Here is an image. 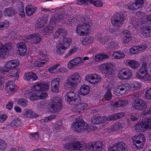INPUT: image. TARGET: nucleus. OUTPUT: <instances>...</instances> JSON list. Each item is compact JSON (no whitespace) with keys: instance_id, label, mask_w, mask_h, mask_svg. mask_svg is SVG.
<instances>
[{"instance_id":"1","label":"nucleus","mask_w":151,"mask_h":151,"mask_svg":"<svg viewBox=\"0 0 151 151\" xmlns=\"http://www.w3.org/2000/svg\"><path fill=\"white\" fill-rule=\"evenodd\" d=\"M67 31L63 28L59 29L57 30L55 32L54 37L55 38H57L61 35V40H60L59 45H57L56 52L59 55L63 54L65 50L69 46V42L70 39L67 38L66 36L67 34Z\"/></svg>"},{"instance_id":"2","label":"nucleus","mask_w":151,"mask_h":151,"mask_svg":"<svg viewBox=\"0 0 151 151\" xmlns=\"http://www.w3.org/2000/svg\"><path fill=\"white\" fill-rule=\"evenodd\" d=\"M72 142L73 148L76 150H83L86 149V151H101L102 149L103 144L99 141L88 145L83 142L81 143L78 141Z\"/></svg>"},{"instance_id":"3","label":"nucleus","mask_w":151,"mask_h":151,"mask_svg":"<svg viewBox=\"0 0 151 151\" xmlns=\"http://www.w3.org/2000/svg\"><path fill=\"white\" fill-rule=\"evenodd\" d=\"M124 113L122 112L114 114L109 116L106 117H93L91 119V122L93 124H99L106 122V121H113L122 118L124 116Z\"/></svg>"},{"instance_id":"4","label":"nucleus","mask_w":151,"mask_h":151,"mask_svg":"<svg viewBox=\"0 0 151 151\" xmlns=\"http://www.w3.org/2000/svg\"><path fill=\"white\" fill-rule=\"evenodd\" d=\"M72 126L73 130L79 133L83 132L88 133L90 130L88 125L79 118L76 119L75 122L73 123Z\"/></svg>"},{"instance_id":"5","label":"nucleus","mask_w":151,"mask_h":151,"mask_svg":"<svg viewBox=\"0 0 151 151\" xmlns=\"http://www.w3.org/2000/svg\"><path fill=\"white\" fill-rule=\"evenodd\" d=\"M114 66L112 63H106L101 64L99 66L102 73L106 77H112L115 73L113 70Z\"/></svg>"},{"instance_id":"6","label":"nucleus","mask_w":151,"mask_h":151,"mask_svg":"<svg viewBox=\"0 0 151 151\" xmlns=\"http://www.w3.org/2000/svg\"><path fill=\"white\" fill-rule=\"evenodd\" d=\"M34 88L39 93V98L41 99H45L47 96V93L45 92H42L43 91H46L49 88V86L48 83H40L33 86Z\"/></svg>"},{"instance_id":"7","label":"nucleus","mask_w":151,"mask_h":151,"mask_svg":"<svg viewBox=\"0 0 151 151\" xmlns=\"http://www.w3.org/2000/svg\"><path fill=\"white\" fill-rule=\"evenodd\" d=\"M111 23L115 27H122L124 21V15L121 13H116L111 18Z\"/></svg>"},{"instance_id":"8","label":"nucleus","mask_w":151,"mask_h":151,"mask_svg":"<svg viewBox=\"0 0 151 151\" xmlns=\"http://www.w3.org/2000/svg\"><path fill=\"white\" fill-rule=\"evenodd\" d=\"M81 77L77 72L69 76L67 79V85L71 87L76 86L81 81Z\"/></svg>"},{"instance_id":"9","label":"nucleus","mask_w":151,"mask_h":151,"mask_svg":"<svg viewBox=\"0 0 151 151\" xmlns=\"http://www.w3.org/2000/svg\"><path fill=\"white\" fill-rule=\"evenodd\" d=\"M62 101L61 98L56 96L53 98L50 105L51 111L53 112H58L62 109Z\"/></svg>"},{"instance_id":"10","label":"nucleus","mask_w":151,"mask_h":151,"mask_svg":"<svg viewBox=\"0 0 151 151\" xmlns=\"http://www.w3.org/2000/svg\"><path fill=\"white\" fill-rule=\"evenodd\" d=\"M90 28L89 24L84 23L82 24H79L77 26L76 32L78 35L83 36L89 33Z\"/></svg>"},{"instance_id":"11","label":"nucleus","mask_w":151,"mask_h":151,"mask_svg":"<svg viewBox=\"0 0 151 151\" xmlns=\"http://www.w3.org/2000/svg\"><path fill=\"white\" fill-rule=\"evenodd\" d=\"M132 106L134 109L141 111L146 109L147 106V104L142 99L137 98L132 103Z\"/></svg>"},{"instance_id":"12","label":"nucleus","mask_w":151,"mask_h":151,"mask_svg":"<svg viewBox=\"0 0 151 151\" xmlns=\"http://www.w3.org/2000/svg\"><path fill=\"white\" fill-rule=\"evenodd\" d=\"M133 141V144L137 149L142 148L143 146V143L145 140V138L144 135L139 134L138 135H135L132 138Z\"/></svg>"},{"instance_id":"13","label":"nucleus","mask_w":151,"mask_h":151,"mask_svg":"<svg viewBox=\"0 0 151 151\" xmlns=\"http://www.w3.org/2000/svg\"><path fill=\"white\" fill-rule=\"evenodd\" d=\"M132 75V70L127 68H125L119 71L118 74V77L122 80L129 79Z\"/></svg>"},{"instance_id":"14","label":"nucleus","mask_w":151,"mask_h":151,"mask_svg":"<svg viewBox=\"0 0 151 151\" xmlns=\"http://www.w3.org/2000/svg\"><path fill=\"white\" fill-rule=\"evenodd\" d=\"M65 98L67 101L70 104H73L75 102H78L80 100V98L78 95L71 91L68 92Z\"/></svg>"},{"instance_id":"15","label":"nucleus","mask_w":151,"mask_h":151,"mask_svg":"<svg viewBox=\"0 0 151 151\" xmlns=\"http://www.w3.org/2000/svg\"><path fill=\"white\" fill-rule=\"evenodd\" d=\"M86 78L87 81L93 84L98 83L101 81L100 76L95 74L87 75L86 76Z\"/></svg>"},{"instance_id":"16","label":"nucleus","mask_w":151,"mask_h":151,"mask_svg":"<svg viewBox=\"0 0 151 151\" xmlns=\"http://www.w3.org/2000/svg\"><path fill=\"white\" fill-rule=\"evenodd\" d=\"M68 16V15L66 14L55 13L52 16L50 20V22L52 24H55L59 22L62 19H66Z\"/></svg>"},{"instance_id":"17","label":"nucleus","mask_w":151,"mask_h":151,"mask_svg":"<svg viewBox=\"0 0 151 151\" xmlns=\"http://www.w3.org/2000/svg\"><path fill=\"white\" fill-rule=\"evenodd\" d=\"M83 61L81 58L77 57L70 60L68 63V66L70 69H73L76 68V66Z\"/></svg>"},{"instance_id":"18","label":"nucleus","mask_w":151,"mask_h":151,"mask_svg":"<svg viewBox=\"0 0 151 151\" xmlns=\"http://www.w3.org/2000/svg\"><path fill=\"white\" fill-rule=\"evenodd\" d=\"M143 3V0H136L135 3H133L131 4H128L127 6L129 9L134 10L141 7Z\"/></svg>"},{"instance_id":"19","label":"nucleus","mask_w":151,"mask_h":151,"mask_svg":"<svg viewBox=\"0 0 151 151\" xmlns=\"http://www.w3.org/2000/svg\"><path fill=\"white\" fill-rule=\"evenodd\" d=\"M60 81L59 79H55L51 81V89L52 92L56 93L58 92Z\"/></svg>"},{"instance_id":"20","label":"nucleus","mask_w":151,"mask_h":151,"mask_svg":"<svg viewBox=\"0 0 151 151\" xmlns=\"http://www.w3.org/2000/svg\"><path fill=\"white\" fill-rule=\"evenodd\" d=\"M6 89L8 91L14 92L17 90L16 86L14 82L9 81L6 83Z\"/></svg>"},{"instance_id":"21","label":"nucleus","mask_w":151,"mask_h":151,"mask_svg":"<svg viewBox=\"0 0 151 151\" xmlns=\"http://www.w3.org/2000/svg\"><path fill=\"white\" fill-rule=\"evenodd\" d=\"M141 34L145 37H151V27L145 26L141 29Z\"/></svg>"},{"instance_id":"22","label":"nucleus","mask_w":151,"mask_h":151,"mask_svg":"<svg viewBox=\"0 0 151 151\" xmlns=\"http://www.w3.org/2000/svg\"><path fill=\"white\" fill-rule=\"evenodd\" d=\"M47 21V19L45 17H42L39 18L36 22V27L39 28L43 27L46 24Z\"/></svg>"},{"instance_id":"23","label":"nucleus","mask_w":151,"mask_h":151,"mask_svg":"<svg viewBox=\"0 0 151 151\" xmlns=\"http://www.w3.org/2000/svg\"><path fill=\"white\" fill-rule=\"evenodd\" d=\"M146 127L144 122H141L138 123L134 127L137 132H145L147 129Z\"/></svg>"},{"instance_id":"24","label":"nucleus","mask_w":151,"mask_h":151,"mask_svg":"<svg viewBox=\"0 0 151 151\" xmlns=\"http://www.w3.org/2000/svg\"><path fill=\"white\" fill-rule=\"evenodd\" d=\"M126 64L134 69H137L139 65L138 61L134 60L129 59L126 60Z\"/></svg>"},{"instance_id":"25","label":"nucleus","mask_w":151,"mask_h":151,"mask_svg":"<svg viewBox=\"0 0 151 151\" xmlns=\"http://www.w3.org/2000/svg\"><path fill=\"white\" fill-rule=\"evenodd\" d=\"M37 9V7L31 4L27 5L26 7V13L27 16H30L32 15Z\"/></svg>"},{"instance_id":"26","label":"nucleus","mask_w":151,"mask_h":151,"mask_svg":"<svg viewBox=\"0 0 151 151\" xmlns=\"http://www.w3.org/2000/svg\"><path fill=\"white\" fill-rule=\"evenodd\" d=\"M37 76L36 74L32 72H31L25 74L24 79L28 81L30 80L35 81L37 79Z\"/></svg>"},{"instance_id":"27","label":"nucleus","mask_w":151,"mask_h":151,"mask_svg":"<svg viewBox=\"0 0 151 151\" xmlns=\"http://www.w3.org/2000/svg\"><path fill=\"white\" fill-rule=\"evenodd\" d=\"M147 47L146 46L144 48H143L142 45L141 47L139 46H133L130 49L129 52L132 54H137L143 49H145Z\"/></svg>"},{"instance_id":"28","label":"nucleus","mask_w":151,"mask_h":151,"mask_svg":"<svg viewBox=\"0 0 151 151\" xmlns=\"http://www.w3.org/2000/svg\"><path fill=\"white\" fill-rule=\"evenodd\" d=\"M4 11V15L9 17L14 16L17 14V12L12 8L6 9Z\"/></svg>"},{"instance_id":"29","label":"nucleus","mask_w":151,"mask_h":151,"mask_svg":"<svg viewBox=\"0 0 151 151\" xmlns=\"http://www.w3.org/2000/svg\"><path fill=\"white\" fill-rule=\"evenodd\" d=\"M128 104V101L127 100H120L111 104V105L115 107H119L125 106Z\"/></svg>"},{"instance_id":"30","label":"nucleus","mask_w":151,"mask_h":151,"mask_svg":"<svg viewBox=\"0 0 151 151\" xmlns=\"http://www.w3.org/2000/svg\"><path fill=\"white\" fill-rule=\"evenodd\" d=\"M24 116L26 118H34L37 116V114H35L31 110L26 109L24 114Z\"/></svg>"},{"instance_id":"31","label":"nucleus","mask_w":151,"mask_h":151,"mask_svg":"<svg viewBox=\"0 0 151 151\" xmlns=\"http://www.w3.org/2000/svg\"><path fill=\"white\" fill-rule=\"evenodd\" d=\"M16 6L18 9L19 13L20 15L22 17H24L25 15L24 10V5L22 2L21 1L19 2L17 4Z\"/></svg>"},{"instance_id":"32","label":"nucleus","mask_w":151,"mask_h":151,"mask_svg":"<svg viewBox=\"0 0 151 151\" xmlns=\"http://www.w3.org/2000/svg\"><path fill=\"white\" fill-rule=\"evenodd\" d=\"M18 50L20 55H25L27 51L26 46L23 43H20L18 46Z\"/></svg>"},{"instance_id":"33","label":"nucleus","mask_w":151,"mask_h":151,"mask_svg":"<svg viewBox=\"0 0 151 151\" xmlns=\"http://www.w3.org/2000/svg\"><path fill=\"white\" fill-rule=\"evenodd\" d=\"M32 90H33V93H31L30 94L29 99L32 101H35L38 99L39 95V93L38 91L34 88V87L33 86Z\"/></svg>"},{"instance_id":"34","label":"nucleus","mask_w":151,"mask_h":151,"mask_svg":"<svg viewBox=\"0 0 151 151\" xmlns=\"http://www.w3.org/2000/svg\"><path fill=\"white\" fill-rule=\"evenodd\" d=\"M29 37L31 38L33 43L36 44L41 41V38L40 36L37 34H34L29 35Z\"/></svg>"},{"instance_id":"35","label":"nucleus","mask_w":151,"mask_h":151,"mask_svg":"<svg viewBox=\"0 0 151 151\" xmlns=\"http://www.w3.org/2000/svg\"><path fill=\"white\" fill-rule=\"evenodd\" d=\"M94 41V39L93 37H87L83 39L82 38L81 40L83 45L86 46L90 45L93 43Z\"/></svg>"},{"instance_id":"36","label":"nucleus","mask_w":151,"mask_h":151,"mask_svg":"<svg viewBox=\"0 0 151 151\" xmlns=\"http://www.w3.org/2000/svg\"><path fill=\"white\" fill-rule=\"evenodd\" d=\"M90 87L85 85H82L80 89L81 94L82 95L87 94L89 91Z\"/></svg>"},{"instance_id":"37","label":"nucleus","mask_w":151,"mask_h":151,"mask_svg":"<svg viewBox=\"0 0 151 151\" xmlns=\"http://www.w3.org/2000/svg\"><path fill=\"white\" fill-rule=\"evenodd\" d=\"M7 47V49L3 48L0 50V58H4L8 51L11 49V45Z\"/></svg>"},{"instance_id":"38","label":"nucleus","mask_w":151,"mask_h":151,"mask_svg":"<svg viewBox=\"0 0 151 151\" xmlns=\"http://www.w3.org/2000/svg\"><path fill=\"white\" fill-rule=\"evenodd\" d=\"M123 35L124 42L127 43L131 40L132 38L130 37V32L129 31H124L123 32Z\"/></svg>"},{"instance_id":"39","label":"nucleus","mask_w":151,"mask_h":151,"mask_svg":"<svg viewBox=\"0 0 151 151\" xmlns=\"http://www.w3.org/2000/svg\"><path fill=\"white\" fill-rule=\"evenodd\" d=\"M147 72L144 70L140 69L139 70L136 72V76L139 79H142L146 74Z\"/></svg>"},{"instance_id":"40","label":"nucleus","mask_w":151,"mask_h":151,"mask_svg":"<svg viewBox=\"0 0 151 151\" xmlns=\"http://www.w3.org/2000/svg\"><path fill=\"white\" fill-rule=\"evenodd\" d=\"M109 58V56L107 55L98 54L95 56L94 59L96 62L100 61Z\"/></svg>"},{"instance_id":"41","label":"nucleus","mask_w":151,"mask_h":151,"mask_svg":"<svg viewBox=\"0 0 151 151\" xmlns=\"http://www.w3.org/2000/svg\"><path fill=\"white\" fill-rule=\"evenodd\" d=\"M113 55L116 59H120L124 58L125 56L124 53L121 51H116L114 52Z\"/></svg>"},{"instance_id":"42","label":"nucleus","mask_w":151,"mask_h":151,"mask_svg":"<svg viewBox=\"0 0 151 151\" xmlns=\"http://www.w3.org/2000/svg\"><path fill=\"white\" fill-rule=\"evenodd\" d=\"M21 125L22 124L20 120L17 118L14 119L13 121L11 122L10 124V125L12 127L21 126Z\"/></svg>"},{"instance_id":"43","label":"nucleus","mask_w":151,"mask_h":151,"mask_svg":"<svg viewBox=\"0 0 151 151\" xmlns=\"http://www.w3.org/2000/svg\"><path fill=\"white\" fill-rule=\"evenodd\" d=\"M27 101L25 99H20L17 101V104L22 107H25L27 105Z\"/></svg>"},{"instance_id":"44","label":"nucleus","mask_w":151,"mask_h":151,"mask_svg":"<svg viewBox=\"0 0 151 151\" xmlns=\"http://www.w3.org/2000/svg\"><path fill=\"white\" fill-rule=\"evenodd\" d=\"M122 127L121 123L116 122L115 123L113 126L111 127V131H116Z\"/></svg>"},{"instance_id":"45","label":"nucleus","mask_w":151,"mask_h":151,"mask_svg":"<svg viewBox=\"0 0 151 151\" xmlns=\"http://www.w3.org/2000/svg\"><path fill=\"white\" fill-rule=\"evenodd\" d=\"M62 122L61 121H59L57 122L56 124L54 125L53 127L54 131H59L61 128L62 126Z\"/></svg>"},{"instance_id":"46","label":"nucleus","mask_w":151,"mask_h":151,"mask_svg":"<svg viewBox=\"0 0 151 151\" xmlns=\"http://www.w3.org/2000/svg\"><path fill=\"white\" fill-rule=\"evenodd\" d=\"M53 30V27L51 26H48L47 27L44 28L43 30V33L44 35H50L52 32Z\"/></svg>"},{"instance_id":"47","label":"nucleus","mask_w":151,"mask_h":151,"mask_svg":"<svg viewBox=\"0 0 151 151\" xmlns=\"http://www.w3.org/2000/svg\"><path fill=\"white\" fill-rule=\"evenodd\" d=\"M120 143H115L113 146L110 147L108 149V151H118L119 150Z\"/></svg>"},{"instance_id":"48","label":"nucleus","mask_w":151,"mask_h":151,"mask_svg":"<svg viewBox=\"0 0 151 151\" xmlns=\"http://www.w3.org/2000/svg\"><path fill=\"white\" fill-rule=\"evenodd\" d=\"M92 0H77L76 3L77 4L80 5L88 4V3L91 2Z\"/></svg>"},{"instance_id":"49","label":"nucleus","mask_w":151,"mask_h":151,"mask_svg":"<svg viewBox=\"0 0 151 151\" xmlns=\"http://www.w3.org/2000/svg\"><path fill=\"white\" fill-rule=\"evenodd\" d=\"M144 122L146 126L147 129L151 128V118L145 119Z\"/></svg>"},{"instance_id":"50","label":"nucleus","mask_w":151,"mask_h":151,"mask_svg":"<svg viewBox=\"0 0 151 151\" xmlns=\"http://www.w3.org/2000/svg\"><path fill=\"white\" fill-rule=\"evenodd\" d=\"M91 2H89V3L94 4L95 6L96 7H101L103 5L102 2L99 0H97L94 1L93 0H92V1H91Z\"/></svg>"},{"instance_id":"51","label":"nucleus","mask_w":151,"mask_h":151,"mask_svg":"<svg viewBox=\"0 0 151 151\" xmlns=\"http://www.w3.org/2000/svg\"><path fill=\"white\" fill-rule=\"evenodd\" d=\"M60 65L59 64H56L52 67L49 68L48 70L51 73H54L55 72L54 71L56 70L58 67Z\"/></svg>"},{"instance_id":"52","label":"nucleus","mask_w":151,"mask_h":151,"mask_svg":"<svg viewBox=\"0 0 151 151\" xmlns=\"http://www.w3.org/2000/svg\"><path fill=\"white\" fill-rule=\"evenodd\" d=\"M105 100L109 101L111 98V94L109 90H108L106 94L104 95Z\"/></svg>"},{"instance_id":"53","label":"nucleus","mask_w":151,"mask_h":151,"mask_svg":"<svg viewBox=\"0 0 151 151\" xmlns=\"http://www.w3.org/2000/svg\"><path fill=\"white\" fill-rule=\"evenodd\" d=\"M56 118V116L55 115H52L47 117L45 118L44 119H43L42 120L44 122H47L49 121H51L52 120L55 119Z\"/></svg>"},{"instance_id":"54","label":"nucleus","mask_w":151,"mask_h":151,"mask_svg":"<svg viewBox=\"0 0 151 151\" xmlns=\"http://www.w3.org/2000/svg\"><path fill=\"white\" fill-rule=\"evenodd\" d=\"M45 64L44 62H41L40 61H36L34 63V65L36 67H40L42 66Z\"/></svg>"},{"instance_id":"55","label":"nucleus","mask_w":151,"mask_h":151,"mask_svg":"<svg viewBox=\"0 0 151 151\" xmlns=\"http://www.w3.org/2000/svg\"><path fill=\"white\" fill-rule=\"evenodd\" d=\"M6 144L4 142L0 140V151H4L6 148Z\"/></svg>"},{"instance_id":"56","label":"nucleus","mask_w":151,"mask_h":151,"mask_svg":"<svg viewBox=\"0 0 151 151\" xmlns=\"http://www.w3.org/2000/svg\"><path fill=\"white\" fill-rule=\"evenodd\" d=\"M73 105H76L75 108H77V109H83V108L81 104V100H79V101L77 102H75Z\"/></svg>"},{"instance_id":"57","label":"nucleus","mask_w":151,"mask_h":151,"mask_svg":"<svg viewBox=\"0 0 151 151\" xmlns=\"http://www.w3.org/2000/svg\"><path fill=\"white\" fill-rule=\"evenodd\" d=\"M121 85L123 88L124 92L129 90L131 88L130 85L127 83H124Z\"/></svg>"},{"instance_id":"58","label":"nucleus","mask_w":151,"mask_h":151,"mask_svg":"<svg viewBox=\"0 0 151 151\" xmlns=\"http://www.w3.org/2000/svg\"><path fill=\"white\" fill-rule=\"evenodd\" d=\"M145 96L146 99H151V88H149L146 91Z\"/></svg>"},{"instance_id":"59","label":"nucleus","mask_w":151,"mask_h":151,"mask_svg":"<svg viewBox=\"0 0 151 151\" xmlns=\"http://www.w3.org/2000/svg\"><path fill=\"white\" fill-rule=\"evenodd\" d=\"M73 148L72 142H71L70 143H68L65 144L64 146V148L68 150L70 149Z\"/></svg>"},{"instance_id":"60","label":"nucleus","mask_w":151,"mask_h":151,"mask_svg":"<svg viewBox=\"0 0 151 151\" xmlns=\"http://www.w3.org/2000/svg\"><path fill=\"white\" fill-rule=\"evenodd\" d=\"M117 46V44L115 42H112L109 43V47L111 49H115Z\"/></svg>"},{"instance_id":"61","label":"nucleus","mask_w":151,"mask_h":151,"mask_svg":"<svg viewBox=\"0 0 151 151\" xmlns=\"http://www.w3.org/2000/svg\"><path fill=\"white\" fill-rule=\"evenodd\" d=\"M142 79L146 81H151V76L147 73V72L146 74L145 75V76Z\"/></svg>"},{"instance_id":"62","label":"nucleus","mask_w":151,"mask_h":151,"mask_svg":"<svg viewBox=\"0 0 151 151\" xmlns=\"http://www.w3.org/2000/svg\"><path fill=\"white\" fill-rule=\"evenodd\" d=\"M13 102L10 101H9L8 104L6 105V108L9 110H11L13 107Z\"/></svg>"},{"instance_id":"63","label":"nucleus","mask_w":151,"mask_h":151,"mask_svg":"<svg viewBox=\"0 0 151 151\" xmlns=\"http://www.w3.org/2000/svg\"><path fill=\"white\" fill-rule=\"evenodd\" d=\"M12 65L10 61L8 62L6 64L5 68L7 69H12L14 68L12 67Z\"/></svg>"},{"instance_id":"64","label":"nucleus","mask_w":151,"mask_h":151,"mask_svg":"<svg viewBox=\"0 0 151 151\" xmlns=\"http://www.w3.org/2000/svg\"><path fill=\"white\" fill-rule=\"evenodd\" d=\"M123 142H121L119 144V149H120V151H127V149L123 146Z\"/></svg>"}]
</instances>
